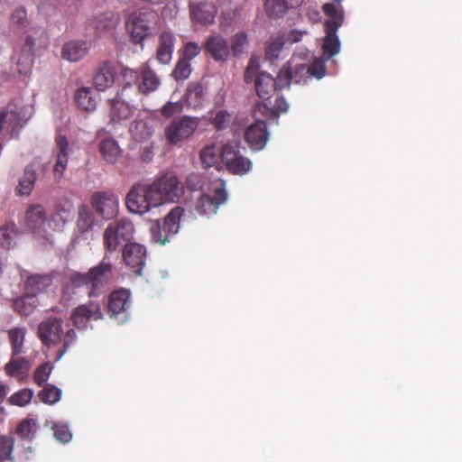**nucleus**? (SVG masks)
<instances>
[{"label":"nucleus","mask_w":462,"mask_h":462,"mask_svg":"<svg viewBox=\"0 0 462 462\" xmlns=\"http://www.w3.org/2000/svg\"><path fill=\"white\" fill-rule=\"evenodd\" d=\"M184 214L181 207L173 208L165 217L163 226H161L159 220L151 226L152 239L161 245H164L169 241L170 236L178 233L180 229V221Z\"/></svg>","instance_id":"0eeeda50"},{"label":"nucleus","mask_w":462,"mask_h":462,"mask_svg":"<svg viewBox=\"0 0 462 462\" xmlns=\"http://www.w3.org/2000/svg\"><path fill=\"white\" fill-rule=\"evenodd\" d=\"M118 98L111 99L110 102V120L112 122H119L130 118L134 114V107L129 104L132 99L129 95L121 97L118 93Z\"/></svg>","instance_id":"b1692460"},{"label":"nucleus","mask_w":462,"mask_h":462,"mask_svg":"<svg viewBox=\"0 0 462 462\" xmlns=\"http://www.w3.org/2000/svg\"><path fill=\"white\" fill-rule=\"evenodd\" d=\"M94 222V216L89 208L86 205L80 206L79 208V217L77 220V226L79 230L81 233L89 231L92 228Z\"/></svg>","instance_id":"ea45409f"},{"label":"nucleus","mask_w":462,"mask_h":462,"mask_svg":"<svg viewBox=\"0 0 462 462\" xmlns=\"http://www.w3.org/2000/svg\"><path fill=\"white\" fill-rule=\"evenodd\" d=\"M107 308L112 316L128 315L132 308L131 292L121 288L113 291L108 297Z\"/></svg>","instance_id":"6ab92c4d"},{"label":"nucleus","mask_w":462,"mask_h":462,"mask_svg":"<svg viewBox=\"0 0 462 462\" xmlns=\"http://www.w3.org/2000/svg\"><path fill=\"white\" fill-rule=\"evenodd\" d=\"M148 197L152 201L153 207L157 208L164 203L169 202L167 198L163 195V189L158 186L154 180L152 183H146Z\"/></svg>","instance_id":"de8ad7c7"},{"label":"nucleus","mask_w":462,"mask_h":462,"mask_svg":"<svg viewBox=\"0 0 462 462\" xmlns=\"http://www.w3.org/2000/svg\"><path fill=\"white\" fill-rule=\"evenodd\" d=\"M57 153L53 165V174L56 179H60L67 169L69 162V141L66 136L59 134L55 139Z\"/></svg>","instance_id":"4be33fe9"},{"label":"nucleus","mask_w":462,"mask_h":462,"mask_svg":"<svg viewBox=\"0 0 462 462\" xmlns=\"http://www.w3.org/2000/svg\"><path fill=\"white\" fill-rule=\"evenodd\" d=\"M303 33L304 32H300V31H291L285 37V40H286V42L288 41L291 43H296V42L301 41Z\"/></svg>","instance_id":"69168bd1"},{"label":"nucleus","mask_w":462,"mask_h":462,"mask_svg":"<svg viewBox=\"0 0 462 462\" xmlns=\"http://www.w3.org/2000/svg\"><path fill=\"white\" fill-rule=\"evenodd\" d=\"M120 77L122 84L124 85L120 92V96L121 97H125L128 95V89H132L133 86L137 87V83L140 78L139 72L129 68H122L120 71Z\"/></svg>","instance_id":"e433bc0d"},{"label":"nucleus","mask_w":462,"mask_h":462,"mask_svg":"<svg viewBox=\"0 0 462 462\" xmlns=\"http://www.w3.org/2000/svg\"><path fill=\"white\" fill-rule=\"evenodd\" d=\"M8 337L14 356H17L25 352L23 347L25 330L23 328H14L10 329L8 331Z\"/></svg>","instance_id":"c9c22d12"},{"label":"nucleus","mask_w":462,"mask_h":462,"mask_svg":"<svg viewBox=\"0 0 462 462\" xmlns=\"http://www.w3.org/2000/svg\"><path fill=\"white\" fill-rule=\"evenodd\" d=\"M283 88H285V86H282L281 84L280 73L276 79L266 72H259L254 78L256 94L263 101H268L277 89Z\"/></svg>","instance_id":"a211bd4d"},{"label":"nucleus","mask_w":462,"mask_h":462,"mask_svg":"<svg viewBox=\"0 0 462 462\" xmlns=\"http://www.w3.org/2000/svg\"><path fill=\"white\" fill-rule=\"evenodd\" d=\"M244 138L253 151L263 150L269 139L266 123L263 120H257L248 125L245 131Z\"/></svg>","instance_id":"dca6fc26"},{"label":"nucleus","mask_w":462,"mask_h":462,"mask_svg":"<svg viewBox=\"0 0 462 462\" xmlns=\"http://www.w3.org/2000/svg\"><path fill=\"white\" fill-rule=\"evenodd\" d=\"M39 429L36 420L26 418L20 421L16 428V434L23 439H32Z\"/></svg>","instance_id":"4c0bfd02"},{"label":"nucleus","mask_w":462,"mask_h":462,"mask_svg":"<svg viewBox=\"0 0 462 462\" xmlns=\"http://www.w3.org/2000/svg\"><path fill=\"white\" fill-rule=\"evenodd\" d=\"M14 440L11 437H0V462L6 460L14 461L13 450Z\"/></svg>","instance_id":"8fccbe9b"},{"label":"nucleus","mask_w":462,"mask_h":462,"mask_svg":"<svg viewBox=\"0 0 462 462\" xmlns=\"http://www.w3.org/2000/svg\"><path fill=\"white\" fill-rule=\"evenodd\" d=\"M308 75L309 78L314 77L318 79H320L326 72V67L322 60H315L310 65H308Z\"/></svg>","instance_id":"13d9d810"},{"label":"nucleus","mask_w":462,"mask_h":462,"mask_svg":"<svg viewBox=\"0 0 462 462\" xmlns=\"http://www.w3.org/2000/svg\"><path fill=\"white\" fill-rule=\"evenodd\" d=\"M89 50L86 41H70L65 43L61 50L62 59L70 62H77L84 58Z\"/></svg>","instance_id":"393cba45"},{"label":"nucleus","mask_w":462,"mask_h":462,"mask_svg":"<svg viewBox=\"0 0 462 462\" xmlns=\"http://www.w3.org/2000/svg\"><path fill=\"white\" fill-rule=\"evenodd\" d=\"M148 195L146 183L137 182L134 184L125 199V205L128 210L142 215L154 208Z\"/></svg>","instance_id":"9d476101"},{"label":"nucleus","mask_w":462,"mask_h":462,"mask_svg":"<svg viewBox=\"0 0 462 462\" xmlns=\"http://www.w3.org/2000/svg\"><path fill=\"white\" fill-rule=\"evenodd\" d=\"M233 116L226 110H219L215 116L210 119V123L217 131H222L229 127Z\"/></svg>","instance_id":"603ef678"},{"label":"nucleus","mask_w":462,"mask_h":462,"mask_svg":"<svg viewBox=\"0 0 462 462\" xmlns=\"http://www.w3.org/2000/svg\"><path fill=\"white\" fill-rule=\"evenodd\" d=\"M146 247L141 244L126 243L123 248V261L134 274L141 275L146 262Z\"/></svg>","instance_id":"9b49d317"},{"label":"nucleus","mask_w":462,"mask_h":462,"mask_svg":"<svg viewBox=\"0 0 462 462\" xmlns=\"http://www.w3.org/2000/svg\"><path fill=\"white\" fill-rule=\"evenodd\" d=\"M220 159L228 172L236 175H245L252 169V162L244 156L238 143H228L222 146Z\"/></svg>","instance_id":"423d86ee"},{"label":"nucleus","mask_w":462,"mask_h":462,"mask_svg":"<svg viewBox=\"0 0 462 462\" xmlns=\"http://www.w3.org/2000/svg\"><path fill=\"white\" fill-rule=\"evenodd\" d=\"M30 369L29 361L25 357L14 356L12 355L11 359L5 365V371L7 375L11 377L17 376L22 374H25Z\"/></svg>","instance_id":"f704fd0d"},{"label":"nucleus","mask_w":462,"mask_h":462,"mask_svg":"<svg viewBox=\"0 0 462 462\" xmlns=\"http://www.w3.org/2000/svg\"><path fill=\"white\" fill-rule=\"evenodd\" d=\"M199 121L197 117L183 116L177 120H173L165 129L166 140L170 144H176L182 140L190 137Z\"/></svg>","instance_id":"1a4fd4ad"},{"label":"nucleus","mask_w":462,"mask_h":462,"mask_svg":"<svg viewBox=\"0 0 462 462\" xmlns=\"http://www.w3.org/2000/svg\"><path fill=\"white\" fill-rule=\"evenodd\" d=\"M199 156L204 167L209 168L218 162L220 152L215 145H207L201 150Z\"/></svg>","instance_id":"49530a36"},{"label":"nucleus","mask_w":462,"mask_h":462,"mask_svg":"<svg viewBox=\"0 0 462 462\" xmlns=\"http://www.w3.org/2000/svg\"><path fill=\"white\" fill-rule=\"evenodd\" d=\"M13 307L21 316L31 315L37 307V299L33 295L25 292V295L15 299Z\"/></svg>","instance_id":"473e14b6"},{"label":"nucleus","mask_w":462,"mask_h":462,"mask_svg":"<svg viewBox=\"0 0 462 462\" xmlns=\"http://www.w3.org/2000/svg\"><path fill=\"white\" fill-rule=\"evenodd\" d=\"M32 396H33L32 390H31L29 388H23V389L14 393V394H12L10 396V398L8 399V402L12 405L23 407L31 402Z\"/></svg>","instance_id":"3c124183"},{"label":"nucleus","mask_w":462,"mask_h":462,"mask_svg":"<svg viewBox=\"0 0 462 462\" xmlns=\"http://www.w3.org/2000/svg\"><path fill=\"white\" fill-rule=\"evenodd\" d=\"M203 49L215 61L226 62L230 57V46L226 38L219 33L207 37Z\"/></svg>","instance_id":"2eb2a0df"},{"label":"nucleus","mask_w":462,"mask_h":462,"mask_svg":"<svg viewBox=\"0 0 462 462\" xmlns=\"http://www.w3.org/2000/svg\"><path fill=\"white\" fill-rule=\"evenodd\" d=\"M71 318H102L100 306L97 302L90 301L78 307Z\"/></svg>","instance_id":"a19ab883"},{"label":"nucleus","mask_w":462,"mask_h":462,"mask_svg":"<svg viewBox=\"0 0 462 462\" xmlns=\"http://www.w3.org/2000/svg\"><path fill=\"white\" fill-rule=\"evenodd\" d=\"M91 288L88 291V296H96L97 291L108 283L113 277V264L109 261V255L105 254L101 262L89 269L88 271Z\"/></svg>","instance_id":"f8f14e48"},{"label":"nucleus","mask_w":462,"mask_h":462,"mask_svg":"<svg viewBox=\"0 0 462 462\" xmlns=\"http://www.w3.org/2000/svg\"><path fill=\"white\" fill-rule=\"evenodd\" d=\"M26 121L27 119L23 116V107L8 103L0 111V140L16 137Z\"/></svg>","instance_id":"20e7f679"},{"label":"nucleus","mask_w":462,"mask_h":462,"mask_svg":"<svg viewBox=\"0 0 462 462\" xmlns=\"http://www.w3.org/2000/svg\"><path fill=\"white\" fill-rule=\"evenodd\" d=\"M116 69L112 62L103 61L97 68L93 83L99 91H105L112 87L115 82Z\"/></svg>","instance_id":"412c9836"},{"label":"nucleus","mask_w":462,"mask_h":462,"mask_svg":"<svg viewBox=\"0 0 462 462\" xmlns=\"http://www.w3.org/2000/svg\"><path fill=\"white\" fill-rule=\"evenodd\" d=\"M322 10L324 14L329 17V19L324 23L325 28H329L331 23L337 24V29L342 25L344 20L343 14L334 4H325L322 7Z\"/></svg>","instance_id":"79ce46f5"},{"label":"nucleus","mask_w":462,"mask_h":462,"mask_svg":"<svg viewBox=\"0 0 462 462\" xmlns=\"http://www.w3.org/2000/svg\"><path fill=\"white\" fill-rule=\"evenodd\" d=\"M35 180L36 171L34 165L32 163L24 169V172L16 187V193L20 196H29L33 189Z\"/></svg>","instance_id":"7c9ffc66"},{"label":"nucleus","mask_w":462,"mask_h":462,"mask_svg":"<svg viewBox=\"0 0 462 462\" xmlns=\"http://www.w3.org/2000/svg\"><path fill=\"white\" fill-rule=\"evenodd\" d=\"M116 23L115 20L112 19V17L106 18V23L104 25H101L100 23H97L96 25V28L99 32L108 31L116 26Z\"/></svg>","instance_id":"0e129e2a"},{"label":"nucleus","mask_w":462,"mask_h":462,"mask_svg":"<svg viewBox=\"0 0 462 462\" xmlns=\"http://www.w3.org/2000/svg\"><path fill=\"white\" fill-rule=\"evenodd\" d=\"M51 282V277L48 274H32L26 277L24 290L26 293L36 298V295L48 288Z\"/></svg>","instance_id":"c756f323"},{"label":"nucleus","mask_w":462,"mask_h":462,"mask_svg":"<svg viewBox=\"0 0 462 462\" xmlns=\"http://www.w3.org/2000/svg\"><path fill=\"white\" fill-rule=\"evenodd\" d=\"M59 214L51 215L48 219L43 206L40 204L31 205L25 212L26 226L36 236L49 240V228L56 230V226H52ZM56 226V224L54 225Z\"/></svg>","instance_id":"39448f33"},{"label":"nucleus","mask_w":462,"mask_h":462,"mask_svg":"<svg viewBox=\"0 0 462 462\" xmlns=\"http://www.w3.org/2000/svg\"><path fill=\"white\" fill-rule=\"evenodd\" d=\"M175 38L171 32H163L159 37L156 58L159 62L168 64L172 56Z\"/></svg>","instance_id":"a878e982"},{"label":"nucleus","mask_w":462,"mask_h":462,"mask_svg":"<svg viewBox=\"0 0 462 462\" xmlns=\"http://www.w3.org/2000/svg\"><path fill=\"white\" fill-rule=\"evenodd\" d=\"M52 371V365L49 363H43L39 365L33 373V382L38 386H42L49 379Z\"/></svg>","instance_id":"864d4df0"},{"label":"nucleus","mask_w":462,"mask_h":462,"mask_svg":"<svg viewBox=\"0 0 462 462\" xmlns=\"http://www.w3.org/2000/svg\"><path fill=\"white\" fill-rule=\"evenodd\" d=\"M134 232V224L125 217L108 224L103 234L105 254L109 255L116 252L120 245L131 243Z\"/></svg>","instance_id":"7ed1b4c3"},{"label":"nucleus","mask_w":462,"mask_h":462,"mask_svg":"<svg viewBox=\"0 0 462 462\" xmlns=\"http://www.w3.org/2000/svg\"><path fill=\"white\" fill-rule=\"evenodd\" d=\"M99 152L107 163L114 164L121 157L122 150L113 137L107 136L100 141Z\"/></svg>","instance_id":"cd10ccee"},{"label":"nucleus","mask_w":462,"mask_h":462,"mask_svg":"<svg viewBox=\"0 0 462 462\" xmlns=\"http://www.w3.org/2000/svg\"><path fill=\"white\" fill-rule=\"evenodd\" d=\"M264 108L272 109L275 113L286 112L288 108L287 102L282 97H276L275 103L271 106V103L264 104Z\"/></svg>","instance_id":"e2e57ef3"},{"label":"nucleus","mask_w":462,"mask_h":462,"mask_svg":"<svg viewBox=\"0 0 462 462\" xmlns=\"http://www.w3.org/2000/svg\"><path fill=\"white\" fill-rule=\"evenodd\" d=\"M18 230L14 222H9L0 227V245L9 248L13 240L17 236Z\"/></svg>","instance_id":"a18cd8bd"},{"label":"nucleus","mask_w":462,"mask_h":462,"mask_svg":"<svg viewBox=\"0 0 462 462\" xmlns=\"http://www.w3.org/2000/svg\"><path fill=\"white\" fill-rule=\"evenodd\" d=\"M61 320L46 319L41 322L38 327V336L47 347L54 346L62 340L63 344L58 350L56 360H60L63 356L76 339V332L73 328H69L64 333Z\"/></svg>","instance_id":"f03ea898"},{"label":"nucleus","mask_w":462,"mask_h":462,"mask_svg":"<svg viewBox=\"0 0 462 462\" xmlns=\"http://www.w3.org/2000/svg\"><path fill=\"white\" fill-rule=\"evenodd\" d=\"M247 35L245 32H237L231 37L230 54L236 57L242 54L247 46Z\"/></svg>","instance_id":"09e8293b"},{"label":"nucleus","mask_w":462,"mask_h":462,"mask_svg":"<svg viewBox=\"0 0 462 462\" xmlns=\"http://www.w3.org/2000/svg\"><path fill=\"white\" fill-rule=\"evenodd\" d=\"M191 73L190 61L187 59H180L172 71V77L176 80H184L189 77Z\"/></svg>","instance_id":"5fc2aeb1"},{"label":"nucleus","mask_w":462,"mask_h":462,"mask_svg":"<svg viewBox=\"0 0 462 462\" xmlns=\"http://www.w3.org/2000/svg\"><path fill=\"white\" fill-rule=\"evenodd\" d=\"M200 51L201 48L198 43L189 42L183 48V57L181 59H187V60L190 61L200 53Z\"/></svg>","instance_id":"052dcab7"},{"label":"nucleus","mask_w":462,"mask_h":462,"mask_svg":"<svg viewBox=\"0 0 462 462\" xmlns=\"http://www.w3.org/2000/svg\"><path fill=\"white\" fill-rule=\"evenodd\" d=\"M69 281H70L71 284L73 285V287H75V288H79V287H84V286H88V285L91 286V281H90V276H89L88 272H87V273L75 272L70 275Z\"/></svg>","instance_id":"4d7b16f0"},{"label":"nucleus","mask_w":462,"mask_h":462,"mask_svg":"<svg viewBox=\"0 0 462 462\" xmlns=\"http://www.w3.org/2000/svg\"><path fill=\"white\" fill-rule=\"evenodd\" d=\"M182 111L183 104L181 101H169L160 109L161 115L166 119L171 118L172 116L180 114Z\"/></svg>","instance_id":"6e6d98bb"},{"label":"nucleus","mask_w":462,"mask_h":462,"mask_svg":"<svg viewBox=\"0 0 462 462\" xmlns=\"http://www.w3.org/2000/svg\"><path fill=\"white\" fill-rule=\"evenodd\" d=\"M139 77L137 87L133 90L134 93L148 95L155 91L161 84L156 73L146 63L140 68Z\"/></svg>","instance_id":"aec40b11"},{"label":"nucleus","mask_w":462,"mask_h":462,"mask_svg":"<svg viewBox=\"0 0 462 462\" xmlns=\"http://www.w3.org/2000/svg\"><path fill=\"white\" fill-rule=\"evenodd\" d=\"M40 400L46 404H54L60 401L61 390L53 384H46L38 394Z\"/></svg>","instance_id":"c03bdc74"},{"label":"nucleus","mask_w":462,"mask_h":462,"mask_svg":"<svg viewBox=\"0 0 462 462\" xmlns=\"http://www.w3.org/2000/svg\"><path fill=\"white\" fill-rule=\"evenodd\" d=\"M75 101L77 106L85 111H93L97 106V101L92 96L90 88L83 87L75 93Z\"/></svg>","instance_id":"72a5a7b5"},{"label":"nucleus","mask_w":462,"mask_h":462,"mask_svg":"<svg viewBox=\"0 0 462 462\" xmlns=\"http://www.w3.org/2000/svg\"><path fill=\"white\" fill-rule=\"evenodd\" d=\"M29 25L27 12L24 7L14 10L10 17V26L13 31L21 32Z\"/></svg>","instance_id":"58836bf2"},{"label":"nucleus","mask_w":462,"mask_h":462,"mask_svg":"<svg viewBox=\"0 0 462 462\" xmlns=\"http://www.w3.org/2000/svg\"><path fill=\"white\" fill-rule=\"evenodd\" d=\"M189 11L191 21L202 25L213 23L217 14V7L208 1H190Z\"/></svg>","instance_id":"f3484780"},{"label":"nucleus","mask_w":462,"mask_h":462,"mask_svg":"<svg viewBox=\"0 0 462 462\" xmlns=\"http://www.w3.org/2000/svg\"><path fill=\"white\" fill-rule=\"evenodd\" d=\"M55 438L63 443H67L71 439V433L67 425L56 424L53 428Z\"/></svg>","instance_id":"bf43d9fd"},{"label":"nucleus","mask_w":462,"mask_h":462,"mask_svg":"<svg viewBox=\"0 0 462 462\" xmlns=\"http://www.w3.org/2000/svg\"><path fill=\"white\" fill-rule=\"evenodd\" d=\"M159 21L158 14L151 8H142L131 13L125 22L131 42L135 45L143 44L145 39L154 34Z\"/></svg>","instance_id":"f257e3e1"},{"label":"nucleus","mask_w":462,"mask_h":462,"mask_svg":"<svg viewBox=\"0 0 462 462\" xmlns=\"http://www.w3.org/2000/svg\"><path fill=\"white\" fill-rule=\"evenodd\" d=\"M8 393V387L7 385L2 383L0 381V404L5 401L6 395Z\"/></svg>","instance_id":"338daca9"},{"label":"nucleus","mask_w":462,"mask_h":462,"mask_svg":"<svg viewBox=\"0 0 462 462\" xmlns=\"http://www.w3.org/2000/svg\"><path fill=\"white\" fill-rule=\"evenodd\" d=\"M308 64L299 63L295 58L287 61L280 70V81L282 86L288 87L291 83L306 82L309 78Z\"/></svg>","instance_id":"4468645a"},{"label":"nucleus","mask_w":462,"mask_h":462,"mask_svg":"<svg viewBox=\"0 0 462 462\" xmlns=\"http://www.w3.org/2000/svg\"><path fill=\"white\" fill-rule=\"evenodd\" d=\"M302 4V0H266L264 6L269 16L282 17L288 9L295 8Z\"/></svg>","instance_id":"c85d7f7f"},{"label":"nucleus","mask_w":462,"mask_h":462,"mask_svg":"<svg viewBox=\"0 0 462 462\" xmlns=\"http://www.w3.org/2000/svg\"><path fill=\"white\" fill-rule=\"evenodd\" d=\"M186 186L189 189L197 190L203 187V180L200 175L191 173L187 177Z\"/></svg>","instance_id":"680f3d73"},{"label":"nucleus","mask_w":462,"mask_h":462,"mask_svg":"<svg viewBox=\"0 0 462 462\" xmlns=\"http://www.w3.org/2000/svg\"><path fill=\"white\" fill-rule=\"evenodd\" d=\"M286 42L285 35L279 34L275 37L270 38L266 42L264 57L267 60L274 62L280 57V54Z\"/></svg>","instance_id":"2f4dec72"},{"label":"nucleus","mask_w":462,"mask_h":462,"mask_svg":"<svg viewBox=\"0 0 462 462\" xmlns=\"http://www.w3.org/2000/svg\"><path fill=\"white\" fill-rule=\"evenodd\" d=\"M254 74V69L248 66L245 72V81L246 83H249Z\"/></svg>","instance_id":"774afa93"},{"label":"nucleus","mask_w":462,"mask_h":462,"mask_svg":"<svg viewBox=\"0 0 462 462\" xmlns=\"http://www.w3.org/2000/svg\"><path fill=\"white\" fill-rule=\"evenodd\" d=\"M227 199V193L225 189V184L221 183L214 189L213 195L201 194L195 201L194 214L196 216L210 217L217 214L220 205Z\"/></svg>","instance_id":"6e6552de"},{"label":"nucleus","mask_w":462,"mask_h":462,"mask_svg":"<svg viewBox=\"0 0 462 462\" xmlns=\"http://www.w3.org/2000/svg\"><path fill=\"white\" fill-rule=\"evenodd\" d=\"M326 36L322 44L323 55L327 60L339 52L340 42L337 35V25L331 23L329 28H325Z\"/></svg>","instance_id":"bb28decb"},{"label":"nucleus","mask_w":462,"mask_h":462,"mask_svg":"<svg viewBox=\"0 0 462 462\" xmlns=\"http://www.w3.org/2000/svg\"><path fill=\"white\" fill-rule=\"evenodd\" d=\"M90 202L96 213L106 219L115 217L118 211L117 197L110 191L94 193Z\"/></svg>","instance_id":"ddd939ff"},{"label":"nucleus","mask_w":462,"mask_h":462,"mask_svg":"<svg viewBox=\"0 0 462 462\" xmlns=\"http://www.w3.org/2000/svg\"><path fill=\"white\" fill-rule=\"evenodd\" d=\"M155 180L158 186L163 189V195L169 202H174L181 196L183 187L175 175L166 173L155 179Z\"/></svg>","instance_id":"5701e85b"},{"label":"nucleus","mask_w":462,"mask_h":462,"mask_svg":"<svg viewBox=\"0 0 462 462\" xmlns=\"http://www.w3.org/2000/svg\"><path fill=\"white\" fill-rule=\"evenodd\" d=\"M203 87L199 83L190 84L186 92V101L189 106L196 108L203 102Z\"/></svg>","instance_id":"37998d69"}]
</instances>
